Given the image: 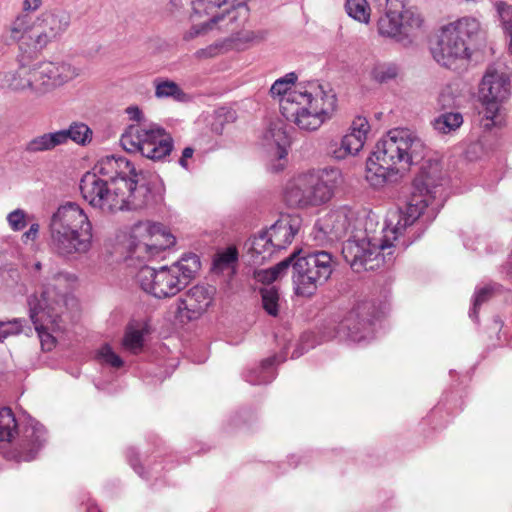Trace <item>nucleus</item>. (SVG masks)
<instances>
[{"instance_id":"nucleus-1","label":"nucleus","mask_w":512,"mask_h":512,"mask_svg":"<svg viewBox=\"0 0 512 512\" xmlns=\"http://www.w3.org/2000/svg\"><path fill=\"white\" fill-rule=\"evenodd\" d=\"M437 171V167L433 172L423 171L415 179V190L408 203L403 208L389 211L387 214L382 237L369 233L366 224L364 229L357 228L345 241L342 255L354 271L373 270L382 262L392 259V248L404 250L413 243L415 238L410 232L424 209L432 206V210H436L444 202V179Z\"/></svg>"},{"instance_id":"nucleus-2","label":"nucleus","mask_w":512,"mask_h":512,"mask_svg":"<svg viewBox=\"0 0 512 512\" xmlns=\"http://www.w3.org/2000/svg\"><path fill=\"white\" fill-rule=\"evenodd\" d=\"M141 176L125 157L108 155L82 176L81 195L92 208L103 213L141 209L150 198Z\"/></svg>"},{"instance_id":"nucleus-3","label":"nucleus","mask_w":512,"mask_h":512,"mask_svg":"<svg viewBox=\"0 0 512 512\" xmlns=\"http://www.w3.org/2000/svg\"><path fill=\"white\" fill-rule=\"evenodd\" d=\"M426 145L411 130H390L378 143L366 164V180L375 188L396 182L401 170L418 164L426 156Z\"/></svg>"},{"instance_id":"nucleus-4","label":"nucleus","mask_w":512,"mask_h":512,"mask_svg":"<svg viewBox=\"0 0 512 512\" xmlns=\"http://www.w3.org/2000/svg\"><path fill=\"white\" fill-rule=\"evenodd\" d=\"M93 246V225L85 210L75 202L60 205L49 222V247L64 259H76Z\"/></svg>"},{"instance_id":"nucleus-5","label":"nucleus","mask_w":512,"mask_h":512,"mask_svg":"<svg viewBox=\"0 0 512 512\" xmlns=\"http://www.w3.org/2000/svg\"><path fill=\"white\" fill-rule=\"evenodd\" d=\"M337 108V97L332 88L311 82L303 93H294L283 103L282 115L299 130L312 132L330 120Z\"/></svg>"},{"instance_id":"nucleus-6","label":"nucleus","mask_w":512,"mask_h":512,"mask_svg":"<svg viewBox=\"0 0 512 512\" xmlns=\"http://www.w3.org/2000/svg\"><path fill=\"white\" fill-rule=\"evenodd\" d=\"M481 33V24L465 16L441 26L431 44L433 59L442 67L457 70L470 59L469 42Z\"/></svg>"},{"instance_id":"nucleus-7","label":"nucleus","mask_w":512,"mask_h":512,"mask_svg":"<svg viewBox=\"0 0 512 512\" xmlns=\"http://www.w3.org/2000/svg\"><path fill=\"white\" fill-rule=\"evenodd\" d=\"M65 279L63 274H57L51 282L44 285L40 296L33 294L28 298L30 319L40 339L41 347L50 351L55 346L53 333L62 329V315L68 305L64 291L56 290V283Z\"/></svg>"},{"instance_id":"nucleus-8","label":"nucleus","mask_w":512,"mask_h":512,"mask_svg":"<svg viewBox=\"0 0 512 512\" xmlns=\"http://www.w3.org/2000/svg\"><path fill=\"white\" fill-rule=\"evenodd\" d=\"M342 181L338 168L301 173L287 181L283 199L292 208L320 206L331 200Z\"/></svg>"},{"instance_id":"nucleus-9","label":"nucleus","mask_w":512,"mask_h":512,"mask_svg":"<svg viewBox=\"0 0 512 512\" xmlns=\"http://www.w3.org/2000/svg\"><path fill=\"white\" fill-rule=\"evenodd\" d=\"M200 268L199 257L190 254L182 257L170 267L163 266L154 269L149 266L142 267L137 273L140 287L156 298L175 296L194 276Z\"/></svg>"},{"instance_id":"nucleus-10","label":"nucleus","mask_w":512,"mask_h":512,"mask_svg":"<svg viewBox=\"0 0 512 512\" xmlns=\"http://www.w3.org/2000/svg\"><path fill=\"white\" fill-rule=\"evenodd\" d=\"M236 0H193V12L190 19L193 23L185 38L191 39L210 30L231 31L230 27L240 14L243 19L247 14L244 5H235Z\"/></svg>"},{"instance_id":"nucleus-11","label":"nucleus","mask_w":512,"mask_h":512,"mask_svg":"<svg viewBox=\"0 0 512 512\" xmlns=\"http://www.w3.org/2000/svg\"><path fill=\"white\" fill-rule=\"evenodd\" d=\"M121 145L131 153L157 161L168 157L174 147L173 138L162 127L152 124L131 125L121 136Z\"/></svg>"},{"instance_id":"nucleus-12","label":"nucleus","mask_w":512,"mask_h":512,"mask_svg":"<svg viewBox=\"0 0 512 512\" xmlns=\"http://www.w3.org/2000/svg\"><path fill=\"white\" fill-rule=\"evenodd\" d=\"M336 261L326 251H315L298 257L293 265V282L297 295L311 296L331 276Z\"/></svg>"},{"instance_id":"nucleus-13","label":"nucleus","mask_w":512,"mask_h":512,"mask_svg":"<svg viewBox=\"0 0 512 512\" xmlns=\"http://www.w3.org/2000/svg\"><path fill=\"white\" fill-rule=\"evenodd\" d=\"M511 94L510 76L502 66H489L479 86V96L485 106V128L501 125L500 106Z\"/></svg>"},{"instance_id":"nucleus-14","label":"nucleus","mask_w":512,"mask_h":512,"mask_svg":"<svg viewBox=\"0 0 512 512\" xmlns=\"http://www.w3.org/2000/svg\"><path fill=\"white\" fill-rule=\"evenodd\" d=\"M34 94L46 95L77 78L81 70L66 61H44L33 65Z\"/></svg>"},{"instance_id":"nucleus-15","label":"nucleus","mask_w":512,"mask_h":512,"mask_svg":"<svg viewBox=\"0 0 512 512\" xmlns=\"http://www.w3.org/2000/svg\"><path fill=\"white\" fill-rule=\"evenodd\" d=\"M131 237L134 240L135 252L146 253L150 257L158 255L175 243V237L163 225L151 222L135 224Z\"/></svg>"},{"instance_id":"nucleus-16","label":"nucleus","mask_w":512,"mask_h":512,"mask_svg":"<svg viewBox=\"0 0 512 512\" xmlns=\"http://www.w3.org/2000/svg\"><path fill=\"white\" fill-rule=\"evenodd\" d=\"M69 16L62 11L43 12L32 24L29 39L35 50L41 51L57 40L69 26Z\"/></svg>"},{"instance_id":"nucleus-17","label":"nucleus","mask_w":512,"mask_h":512,"mask_svg":"<svg viewBox=\"0 0 512 512\" xmlns=\"http://www.w3.org/2000/svg\"><path fill=\"white\" fill-rule=\"evenodd\" d=\"M369 131L368 120L362 116L355 117L341 140L331 141L328 144L327 153L336 160L357 155L363 149Z\"/></svg>"},{"instance_id":"nucleus-18","label":"nucleus","mask_w":512,"mask_h":512,"mask_svg":"<svg viewBox=\"0 0 512 512\" xmlns=\"http://www.w3.org/2000/svg\"><path fill=\"white\" fill-rule=\"evenodd\" d=\"M216 289L209 285H195L177 301V311L188 320L200 318L212 305Z\"/></svg>"},{"instance_id":"nucleus-19","label":"nucleus","mask_w":512,"mask_h":512,"mask_svg":"<svg viewBox=\"0 0 512 512\" xmlns=\"http://www.w3.org/2000/svg\"><path fill=\"white\" fill-rule=\"evenodd\" d=\"M354 213L347 208H340L326 214L315 224L318 233L328 241H335L346 236L354 225Z\"/></svg>"},{"instance_id":"nucleus-20","label":"nucleus","mask_w":512,"mask_h":512,"mask_svg":"<svg viewBox=\"0 0 512 512\" xmlns=\"http://www.w3.org/2000/svg\"><path fill=\"white\" fill-rule=\"evenodd\" d=\"M368 303L353 308L339 323L337 334L340 338H349L354 342L365 340L370 333L371 319L367 317Z\"/></svg>"},{"instance_id":"nucleus-21","label":"nucleus","mask_w":512,"mask_h":512,"mask_svg":"<svg viewBox=\"0 0 512 512\" xmlns=\"http://www.w3.org/2000/svg\"><path fill=\"white\" fill-rule=\"evenodd\" d=\"M300 226L301 219L298 215L285 214L281 215L266 232L271 238L276 250H281L291 244Z\"/></svg>"},{"instance_id":"nucleus-22","label":"nucleus","mask_w":512,"mask_h":512,"mask_svg":"<svg viewBox=\"0 0 512 512\" xmlns=\"http://www.w3.org/2000/svg\"><path fill=\"white\" fill-rule=\"evenodd\" d=\"M263 145L279 162L285 160L290 139L281 123H272L263 135Z\"/></svg>"},{"instance_id":"nucleus-23","label":"nucleus","mask_w":512,"mask_h":512,"mask_svg":"<svg viewBox=\"0 0 512 512\" xmlns=\"http://www.w3.org/2000/svg\"><path fill=\"white\" fill-rule=\"evenodd\" d=\"M34 68L33 65H20L17 69L8 71L3 75L2 86L14 91L21 92L30 90L34 93Z\"/></svg>"},{"instance_id":"nucleus-24","label":"nucleus","mask_w":512,"mask_h":512,"mask_svg":"<svg viewBox=\"0 0 512 512\" xmlns=\"http://www.w3.org/2000/svg\"><path fill=\"white\" fill-rule=\"evenodd\" d=\"M297 81V75L294 72L277 79L270 88V94L273 98H278L280 111L283 113V103L294 93H303L305 87H294Z\"/></svg>"},{"instance_id":"nucleus-25","label":"nucleus","mask_w":512,"mask_h":512,"mask_svg":"<svg viewBox=\"0 0 512 512\" xmlns=\"http://www.w3.org/2000/svg\"><path fill=\"white\" fill-rule=\"evenodd\" d=\"M246 18L247 15L243 19V13H241L239 19L231 26L234 29H231V31H226L227 33H230V37L227 38L230 50H243L248 46V44L256 41L257 36L255 33L251 30L243 28Z\"/></svg>"},{"instance_id":"nucleus-26","label":"nucleus","mask_w":512,"mask_h":512,"mask_svg":"<svg viewBox=\"0 0 512 512\" xmlns=\"http://www.w3.org/2000/svg\"><path fill=\"white\" fill-rule=\"evenodd\" d=\"M249 251L254 262H263L269 259L277 250L265 230L251 239Z\"/></svg>"},{"instance_id":"nucleus-27","label":"nucleus","mask_w":512,"mask_h":512,"mask_svg":"<svg viewBox=\"0 0 512 512\" xmlns=\"http://www.w3.org/2000/svg\"><path fill=\"white\" fill-rule=\"evenodd\" d=\"M45 434V429L41 425H35L25 430L23 449L27 450V453L21 455L22 460L30 461L34 458L36 452L45 442Z\"/></svg>"},{"instance_id":"nucleus-28","label":"nucleus","mask_w":512,"mask_h":512,"mask_svg":"<svg viewBox=\"0 0 512 512\" xmlns=\"http://www.w3.org/2000/svg\"><path fill=\"white\" fill-rule=\"evenodd\" d=\"M62 134L58 131L44 133L35 136L26 143L25 150L29 153H40L51 151L57 146H61Z\"/></svg>"},{"instance_id":"nucleus-29","label":"nucleus","mask_w":512,"mask_h":512,"mask_svg":"<svg viewBox=\"0 0 512 512\" xmlns=\"http://www.w3.org/2000/svg\"><path fill=\"white\" fill-rule=\"evenodd\" d=\"M59 133L62 134V145L72 140L76 144L84 146L92 140V130L83 122H73L67 129L59 130Z\"/></svg>"},{"instance_id":"nucleus-30","label":"nucleus","mask_w":512,"mask_h":512,"mask_svg":"<svg viewBox=\"0 0 512 512\" xmlns=\"http://www.w3.org/2000/svg\"><path fill=\"white\" fill-rule=\"evenodd\" d=\"M401 36L402 43L406 42L410 37L415 36L422 30L424 20L422 16L415 10L408 8L401 13Z\"/></svg>"},{"instance_id":"nucleus-31","label":"nucleus","mask_w":512,"mask_h":512,"mask_svg":"<svg viewBox=\"0 0 512 512\" xmlns=\"http://www.w3.org/2000/svg\"><path fill=\"white\" fill-rule=\"evenodd\" d=\"M400 18L401 13L384 12V15L379 18L377 24L379 34L402 43Z\"/></svg>"},{"instance_id":"nucleus-32","label":"nucleus","mask_w":512,"mask_h":512,"mask_svg":"<svg viewBox=\"0 0 512 512\" xmlns=\"http://www.w3.org/2000/svg\"><path fill=\"white\" fill-rule=\"evenodd\" d=\"M283 361L284 358L278 359L276 356L265 359L259 368L249 371V373L246 375V381L254 385L271 382L274 378L272 367L276 362L280 363Z\"/></svg>"},{"instance_id":"nucleus-33","label":"nucleus","mask_w":512,"mask_h":512,"mask_svg":"<svg viewBox=\"0 0 512 512\" xmlns=\"http://www.w3.org/2000/svg\"><path fill=\"white\" fill-rule=\"evenodd\" d=\"M147 332L144 325H129L125 331L122 346L132 354H138L142 351L144 345V335Z\"/></svg>"},{"instance_id":"nucleus-34","label":"nucleus","mask_w":512,"mask_h":512,"mask_svg":"<svg viewBox=\"0 0 512 512\" xmlns=\"http://www.w3.org/2000/svg\"><path fill=\"white\" fill-rule=\"evenodd\" d=\"M154 87L156 98H171L177 102H184L187 100V94L174 81L158 78L154 80Z\"/></svg>"},{"instance_id":"nucleus-35","label":"nucleus","mask_w":512,"mask_h":512,"mask_svg":"<svg viewBox=\"0 0 512 512\" xmlns=\"http://www.w3.org/2000/svg\"><path fill=\"white\" fill-rule=\"evenodd\" d=\"M463 124V115L460 112H444L433 120V128L441 134H450L458 130Z\"/></svg>"},{"instance_id":"nucleus-36","label":"nucleus","mask_w":512,"mask_h":512,"mask_svg":"<svg viewBox=\"0 0 512 512\" xmlns=\"http://www.w3.org/2000/svg\"><path fill=\"white\" fill-rule=\"evenodd\" d=\"M294 258L295 254H292L290 257L281 261L274 267L269 269L256 270L254 272L255 280L262 283H271L277 280L283 273L286 272Z\"/></svg>"},{"instance_id":"nucleus-37","label":"nucleus","mask_w":512,"mask_h":512,"mask_svg":"<svg viewBox=\"0 0 512 512\" xmlns=\"http://www.w3.org/2000/svg\"><path fill=\"white\" fill-rule=\"evenodd\" d=\"M17 433V422L10 408L0 410V443L10 442Z\"/></svg>"},{"instance_id":"nucleus-38","label":"nucleus","mask_w":512,"mask_h":512,"mask_svg":"<svg viewBox=\"0 0 512 512\" xmlns=\"http://www.w3.org/2000/svg\"><path fill=\"white\" fill-rule=\"evenodd\" d=\"M345 10L351 18L360 23L370 22L371 8L367 0H346Z\"/></svg>"},{"instance_id":"nucleus-39","label":"nucleus","mask_w":512,"mask_h":512,"mask_svg":"<svg viewBox=\"0 0 512 512\" xmlns=\"http://www.w3.org/2000/svg\"><path fill=\"white\" fill-rule=\"evenodd\" d=\"M238 260L236 247L230 246L219 252L213 260V269L216 272H223L226 269H233Z\"/></svg>"},{"instance_id":"nucleus-40","label":"nucleus","mask_w":512,"mask_h":512,"mask_svg":"<svg viewBox=\"0 0 512 512\" xmlns=\"http://www.w3.org/2000/svg\"><path fill=\"white\" fill-rule=\"evenodd\" d=\"M260 293L263 309L270 316L277 317L280 310L278 290L275 287H266L261 289Z\"/></svg>"},{"instance_id":"nucleus-41","label":"nucleus","mask_w":512,"mask_h":512,"mask_svg":"<svg viewBox=\"0 0 512 512\" xmlns=\"http://www.w3.org/2000/svg\"><path fill=\"white\" fill-rule=\"evenodd\" d=\"M32 24L31 18L27 14L18 15L10 26L11 38L15 41L22 40L25 34H30Z\"/></svg>"},{"instance_id":"nucleus-42","label":"nucleus","mask_w":512,"mask_h":512,"mask_svg":"<svg viewBox=\"0 0 512 512\" xmlns=\"http://www.w3.org/2000/svg\"><path fill=\"white\" fill-rule=\"evenodd\" d=\"M398 68L392 63H379L376 64L372 71V78L379 83H386L396 78Z\"/></svg>"},{"instance_id":"nucleus-43","label":"nucleus","mask_w":512,"mask_h":512,"mask_svg":"<svg viewBox=\"0 0 512 512\" xmlns=\"http://www.w3.org/2000/svg\"><path fill=\"white\" fill-rule=\"evenodd\" d=\"M494 8L497 12L500 24L509 36L512 35V5L504 1H496Z\"/></svg>"},{"instance_id":"nucleus-44","label":"nucleus","mask_w":512,"mask_h":512,"mask_svg":"<svg viewBox=\"0 0 512 512\" xmlns=\"http://www.w3.org/2000/svg\"><path fill=\"white\" fill-rule=\"evenodd\" d=\"M494 289V286L487 285L475 291L473 307L469 312V317L473 321L478 322V309L481 306V304L485 303L491 297Z\"/></svg>"},{"instance_id":"nucleus-45","label":"nucleus","mask_w":512,"mask_h":512,"mask_svg":"<svg viewBox=\"0 0 512 512\" xmlns=\"http://www.w3.org/2000/svg\"><path fill=\"white\" fill-rule=\"evenodd\" d=\"M230 50L227 39L213 43L206 48L199 49L195 52L198 59H208L221 55Z\"/></svg>"},{"instance_id":"nucleus-46","label":"nucleus","mask_w":512,"mask_h":512,"mask_svg":"<svg viewBox=\"0 0 512 512\" xmlns=\"http://www.w3.org/2000/svg\"><path fill=\"white\" fill-rule=\"evenodd\" d=\"M97 357L101 363L117 369L122 367L124 363L121 357L116 354L108 344L100 347L97 352Z\"/></svg>"},{"instance_id":"nucleus-47","label":"nucleus","mask_w":512,"mask_h":512,"mask_svg":"<svg viewBox=\"0 0 512 512\" xmlns=\"http://www.w3.org/2000/svg\"><path fill=\"white\" fill-rule=\"evenodd\" d=\"M24 320L15 318L9 321H0V342L10 336H15L23 331Z\"/></svg>"},{"instance_id":"nucleus-48","label":"nucleus","mask_w":512,"mask_h":512,"mask_svg":"<svg viewBox=\"0 0 512 512\" xmlns=\"http://www.w3.org/2000/svg\"><path fill=\"white\" fill-rule=\"evenodd\" d=\"M438 105L442 110L452 109L457 106V94L456 90L451 86L447 85L444 87L437 99Z\"/></svg>"},{"instance_id":"nucleus-49","label":"nucleus","mask_w":512,"mask_h":512,"mask_svg":"<svg viewBox=\"0 0 512 512\" xmlns=\"http://www.w3.org/2000/svg\"><path fill=\"white\" fill-rule=\"evenodd\" d=\"M7 220L10 227L15 231L22 230L26 226V214L21 209H16L9 213Z\"/></svg>"},{"instance_id":"nucleus-50","label":"nucleus","mask_w":512,"mask_h":512,"mask_svg":"<svg viewBox=\"0 0 512 512\" xmlns=\"http://www.w3.org/2000/svg\"><path fill=\"white\" fill-rule=\"evenodd\" d=\"M379 7H382L385 12H392L396 14L402 13L405 9L406 0H375Z\"/></svg>"},{"instance_id":"nucleus-51","label":"nucleus","mask_w":512,"mask_h":512,"mask_svg":"<svg viewBox=\"0 0 512 512\" xmlns=\"http://www.w3.org/2000/svg\"><path fill=\"white\" fill-rule=\"evenodd\" d=\"M194 149L192 147H186L182 151V155L178 161L179 165L185 169L189 167L188 160L193 157Z\"/></svg>"},{"instance_id":"nucleus-52","label":"nucleus","mask_w":512,"mask_h":512,"mask_svg":"<svg viewBox=\"0 0 512 512\" xmlns=\"http://www.w3.org/2000/svg\"><path fill=\"white\" fill-rule=\"evenodd\" d=\"M188 3L191 5V9L193 10V0H170L168 3V9L171 12H177Z\"/></svg>"},{"instance_id":"nucleus-53","label":"nucleus","mask_w":512,"mask_h":512,"mask_svg":"<svg viewBox=\"0 0 512 512\" xmlns=\"http://www.w3.org/2000/svg\"><path fill=\"white\" fill-rule=\"evenodd\" d=\"M42 5V0H24L23 11L34 12L37 11Z\"/></svg>"},{"instance_id":"nucleus-54","label":"nucleus","mask_w":512,"mask_h":512,"mask_svg":"<svg viewBox=\"0 0 512 512\" xmlns=\"http://www.w3.org/2000/svg\"><path fill=\"white\" fill-rule=\"evenodd\" d=\"M38 232H39V224L37 223H34L30 226L29 230L26 231L24 234H23V239L25 241H28V240H35L37 235H38Z\"/></svg>"},{"instance_id":"nucleus-55","label":"nucleus","mask_w":512,"mask_h":512,"mask_svg":"<svg viewBox=\"0 0 512 512\" xmlns=\"http://www.w3.org/2000/svg\"><path fill=\"white\" fill-rule=\"evenodd\" d=\"M127 114L131 119L140 121L143 114L142 111L137 106H131L126 109Z\"/></svg>"},{"instance_id":"nucleus-56","label":"nucleus","mask_w":512,"mask_h":512,"mask_svg":"<svg viewBox=\"0 0 512 512\" xmlns=\"http://www.w3.org/2000/svg\"><path fill=\"white\" fill-rule=\"evenodd\" d=\"M283 168H284V163H278V164L272 166V169L276 172L282 170Z\"/></svg>"},{"instance_id":"nucleus-57","label":"nucleus","mask_w":512,"mask_h":512,"mask_svg":"<svg viewBox=\"0 0 512 512\" xmlns=\"http://www.w3.org/2000/svg\"><path fill=\"white\" fill-rule=\"evenodd\" d=\"M87 512H100V510L96 505H94V506H89L87 508Z\"/></svg>"},{"instance_id":"nucleus-58","label":"nucleus","mask_w":512,"mask_h":512,"mask_svg":"<svg viewBox=\"0 0 512 512\" xmlns=\"http://www.w3.org/2000/svg\"><path fill=\"white\" fill-rule=\"evenodd\" d=\"M41 267H42V264H41V262H39V261H37V262L34 264V269H35L36 271H39V270L41 269Z\"/></svg>"},{"instance_id":"nucleus-59","label":"nucleus","mask_w":512,"mask_h":512,"mask_svg":"<svg viewBox=\"0 0 512 512\" xmlns=\"http://www.w3.org/2000/svg\"><path fill=\"white\" fill-rule=\"evenodd\" d=\"M508 274H509V276H510V277H511V279H512V268H511V271H509V273H508Z\"/></svg>"},{"instance_id":"nucleus-60","label":"nucleus","mask_w":512,"mask_h":512,"mask_svg":"<svg viewBox=\"0 0 512 512\" xmlns=\"http://www.w3.org/2000/svg\"><path fill=\"white\" fill-rule=\"evenodd\" d=\"M299 355H300V354H296V355H295V353H293V357H299Z\"/></svg>"}]
</instances>
